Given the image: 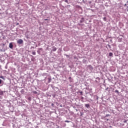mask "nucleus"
Here are the masks:
<instances>
[{
	"label": "nucleus",
	"instance_id": "1",
	"mask_svg": "<svg viewBox=\"0 0 128 128\" xmlns=\"http://www.w3.org/2000/svg\"><path fill=\"white\" fill-rule=\"evenodd\" d=\"M87 70L88 72H92V70H94V68L91 65H88L87 67Z\"/></svg>",
	"mask_w": 128,
	"mask_h": 128
},
{
	"label": "nucleus",
	"instance_id": "2",
	"mask_svg": "<svg viewBox=\"0 0 128 128\" xmlns=\"http://www.w3.org/2000/svg\"><path fill=\"white\" fill-rule=\"evenodd\" d=\"M17 44H24V40L22 39H20L17 41Z\"/></svg>",
	"mask_w": 128,
	"mask_h": 128
},
{
	"label": "nucleus",
	"instance_id": "3",
	"mask_svg": "<svg viewBox=\"0 0 128 128\" xmlns=\"http://www.w3.org/2000/svg\"><path fill=\"white\" fill-rule=\"evenodd\" d=\"M0 50V52H6V47H3Z\"/></svg>",
	"mask_w": 128,
	"mask_h": 128
},
{
	"label": "nucleus",
	"instance_id": "4",
	"mask_svg": "<svg viewBox=\"0 0 128 128\" xmlns=\"http://www.w3.org/2000/svg\"><path fill=\"white\" fill-rule=\"evenodd\" d=\"M42 50V48H39L37 51L38 54H40V51Z\"/></svg>",
	"mask_w": 128,
	"mask_h": 128
},
{
	"label": "nucleus",
	"instance_id": "5",
	"mask_svg": "<svg viewBox=\"0 0 128 128\" xmlns=\"http://www.w3.org/2000/svg\"><path fill=\"white\" fill-rule=\"evenodd\" d=\"M9 48H14V45H12V43H10Z\"/></svg>",
	"mask_w": 128,
	"mask_h": 128
},
{
	"label": "nucleus",
	"instance_id": "6",
	"mask_svg": "<svg viewBox=\"0 0 128 128\" xmlns=\"http://www.w3.org/2000/svg\"><path fill=\"white\" fill-rule=\"evenodd\" d=\"M85 106L86 108H90V104H85Z\"/></svg>",
	"mask_w": 128,
	"mask_h": 128
},
{
	"label": "nucleus",
	"instance_id": "7",
	"mask_svg": "<svg viewBox=\"0 0 128 128\" xmlns=\"http://www.w3.org/2000/svg\"><path fill=\"white\" fill-rule=\"evenodd\" d=\"M0 78H2V80H6V77L4 76H0Z\"/></svg>",
	"mask_w": 128,
	"mask_h": 128
},
{
	"label": "nucleus",
	"instance_id": "8",
	"mask_svg": "<svg viewBox=\"0 0 128 128\" xmlns=\"http://www.w3.org/2000/svg\"><path fill=\"white\" fill-rule=\"evenodd\" d=\"M52 50H53V52H56V48L53 46Z\"/></svg>",
	"mask_w": 128,
	"mask_h": 128
},
{
	"label": "nucleus",
	"instance_id": "9",
	"mask_svg": "<svg viewBox=\"0 0 128 128\" xmlns=\"http://www.w3.org/2000/svg\"><path fill=\"white\" fill-rule=\"evenodd\" d=\"M114 56V54H112V52L109 53V56Z\"/></svg>",
	"mask_w": 128,
	"mask_h": 128
},
{
	"label": "nucleus",
	"instance_id": "10",
	"mask_svg": "<svg viewBox=\"0 0 128 128\" xmlns=\"http://www.w3.org/2000/svg\"><path fill=\"white\" fill-rule=\"evenodd\" d=\"M84 18H82V20H80V24H82V22H84Z\"/></svg>",
	"mask_w": 128,
	"mask_h": 128
},
{
	"label": "nucleus",
	"instance_id": "11",
	"mask_svg": "<svg viewBox=\"0 0 128 128\" xmlns=\"http://www.w3.org/2000/svg\"><path fill=\"white\" fill-rule=\"evenodd\" d=\"M52 82V78H48V82Z\"/></svg>",
	"mask_w": 128,
	"mask_h": 128
},
{
	"label": "nucleus",
	"instance_id": "12",
	"mask_svg": "<svg viewBox=\"0 0 128 128\" xmlns=\"http://www.w3.org/2000/svg\"><path fill=\"white\" fill-rule=\"evenodd\" d=\"M2 94H4V92L2 91L0 92V96H2Z\"/></svg>",
	"mask_w": 128,
	"mask_h": 128
},
{
	"label": "nucleus",
	"instance_id": "13",
	"mask_svg": "<svg viewBox=\"0 0 128 128\" xmlns=\"http://www.w3.org/2000/svg\"><path fill=\"white\" fill-rule=\"evenodd\" d=\"M104 120H107V122L108 120V118H107L106 117H104Z\"/></svg>",
	"mask_w": 128,
	"mask_h": 128
},
{
	"label": "nucleus",
	"instance_id": "14",
	"mask_svg": "<svg viewBox=\"0 0 128 128\" xmlns=\"http://www.w3.org/2000/svg\"><path fill=\"white\" fill-rule=\"evenodd\" d=\"M32 54H33V56H36V52H32Z\"/></svg>",
	"mask_w": 128,
	"mask_h": 128
},
{
	"label": "nucleus",
	"instance_id": "15",
	"mask_svg": "<svg viewBox=\"0 0 128 128\" xmlns=\"http://www.w3.org/2000/svg\"><path fill=\"white\" fill-rule=\"evenodd\" d=\"M115 92H116V94H120V92H119L118 90H115Z\"/></svg>",
	"mask_w": 128,
	"mask_h": 128
},
{
	"label": "nucleus",
	"instance_id": "16",
	"mask_svg": "<svg viewBox=\"0 0 128 128\" xmlns=\"http://www.w3.org/2000/svg\"><path fill=\"white\" fill-rule=\"evenodd\" d=\"M103 20H104V22H106V18L104 17V18H103Z\"/></svg>",
	"mask_w": 128,
	"mask_h": 128
},
{
	"label": "nucleus",
	"instance_id": "17",
	"mask_svg": "<svg viewBox=\"0 0 128 128\" xmlns=\"http://www.w3.org/2000/svg\"><path fill=\"white\" fill-rule=\"evenodd\" d=\"M33 94H38V92H36V91H33Z\"/></svg>",
	"mask_w": 128,
	"mask_h": 128
},
{
	"label": "nucleus",
	"instance_id": "18",
	"mask_svg": "<svg viewBox=\"0 0 128 128\" xmlns=\"http://www.w3.org/2000/svg\"><path fill=\"white\" fill-rule=\"evenodd\" d=\"M108 116H110V114H107L106 116H104L105 118H108Z\"/></svg>",
	"mask_w": 128,
	"mask_h": 128
},
{
	"label": "nucleus",
	"instance_id": "19",
	"mask_svg": "<svg viewBox=\"0 0 128 128\" xmlns=\"http://www.w3.org/2000/svg\"><path fill=\"white\" fill-rule=\"evenodd\" d=\"M65 122H70V120H66Z\"/></svg>",
	"mask_w": 128,
	"mask_h": 128
},
{
	"label": "nucleus",
	"instance_id": "20",
	"mask_svg": "<svg viewBox=\"0 0 128 128\" xmlns=\"http://www.w3.org/2000/svg\"><path fill=\"white\" fill-rule=\"evenodd\" d=\"M64 2H66L67 4L68 3V0H65Z\"/></svg>",
	"mask_w": 128,
	"mask_h": 128
},
{
	"label": "nucleus",
	"instance_id": "21",
	"mask_svg": "<svg viewBox=\"0 0 128 128\" xmlns=\"http://www.w3.org/2000/svg\"><path fill=\"white\" fill-rule=\"evenodd\" d=\"M2 82V80L0 79V84Z\"/></svg>",
	"mask_w": 128,
	"mask_h": 128
},
{
	"label": "nucleus",
	"instance_id": "22",
	"mask_svg": "<svg viewBox=\"0 0 128 128\" xmlns=\"http://www.w3.org/2000/svg\"><path fill=\"white\" fill-rule=\"evenodd\" d=\"M126 122H128V120H124L123 121V122L126 123Z\"/></svg>",
	"mask_w": 128,
	"mask_h": 128
},
{
	"label": "nucleus",
	"instance_id": "23",
	"mask_svg": "<svg viewBox=\"0 0 128 128\" xmlns=\"http://www.w3.org/2000/svg\"><path fill=\"white\" fill-rule=\"evenodd\" d=\"M96 100H98V96H96Z\"/></svg>",
	"mask_w": 128,
	"mask_h": 128
},
{
	"label": "nucleus",
	"instance_id": "24",
	"mask_svg": "<svg viewBox=\"0 0 128 128\" xmlns=\"http://www.w3.org/2000/svg\"><path fill=\"white\" fill-rule=\"evenodd\" d=\"M108 46L110 48V45L108 44Z\"/></svg>",
	"mask_w": 128,
	"mask_h": 128
},
{
	"label": "nucleus",
	"instance_id": "25",
	"mask_svg": "<svg viewBox=\"0 0 128 128\" xmlns=\"http://www.w3.org/2000/svg\"><path fill=\"white\" fill-rule=\"evenodd\" d=\"M80 94H82V92H80Z\"/></svg>",
	"mask_w": 128,
	"mask_h": 128
},
{
	"label": "nucleus",
	"instance_id": "26",
	"mask_svg": "<svg viewBox=\"0 0 128 128\" xmlns=\"http://www.w3.org/2000/svg\"><path fill=\"white\" fill-rule=\"evenodd\" d=\"M54 106V104H52V106Z\"/></svg>",
	"mask_w": 128,
	"mask_h": 128
},
{
	"label": "nucleus",
	"instance_id": "27",
	"mask_svg": "<svg viewBox=\"0 0 128 128\" xmlns=\"http://www.w3.org/2000/svg\"><path fill=\"white\" fill-rule=\"evenodd\" d=\"M127 4H125L124 5V6H126Z\"/></svg>",
	"mask_w": 128,
	"mask_h": 128
},
{
	"label": "nucleus",
	"instance_id": "28",
	"mask_svg": "<svg viewBox=\"0 0 128 128\" xmlns=\"http://www.w3.org/2000/svg\"><path fill=\"white\" fill-rule=\"evenodd\" d=\"M70 78H72V77L69 78V80H70Z\"/></svg>",
	"mask_w": 128,
	"mask_h": 128
},
{
	"label": "nucleus",
	"instance_id": "29",
	"mask_svg": "<svg viewBox=\"0 0 128 128\" xmlns=\"http://www.w3.org/2000/svg\"><path fill=\"white\" fill-rule=\"evenodd\" d=\"M66 56H68V55L66 54Z\"/></svg>",
	"mask_w": 128,
	"mask_h": 128
},
{
	"label": "nucleus",
	"instance_id": "30",
	"mask_svg": "<svg viewBox=\"0 0 128 128\" xmlns=\"http://www.w3.org/2000/svg\"><path fill=\"white\" fill-rule=\"evenodd\" d=\"M126 4H128V1L126 2Z\"/></svg>",
	"mask_w": 128,
	"mask_h": 128
},
{
	"label": "nucleus",
	"instance_id": "31",
	"mask_svg": "<svg viewBox=\"0 0 128 128\" xmlns=\"http://www.w3.org/2000/svg\"><path fill=\"white\" fill-rule=\"evenodd\" d=\"M44 20H48V19H44Z\"/></svg>",
	"mask_w": 128,
	"mask_h": 128
},
{
	"label": "nucleus",
	"instance_id": "32",
	"mask_svg": "<svg viewBox=\"0 0 128 128\" xmlns=\"http://www.w3.org/2000/svg\"><path fill=\"white\" fill-rule=\"evenodd\" d=\"M3 46H4V44Z\"/></svg>",
	"mask_w": 128,
	"mask_h": 128
}]
</instances>
